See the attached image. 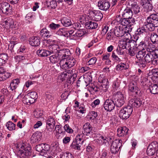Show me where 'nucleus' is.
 <instances>
[{
  "label": "nucleus",
  "instance_id": "473e14b6",
  "mask_svg": "<svg viewBox=\"0 0 158 158\" xmlns=\"http://www.w3.org/2000/svg\"><path fill=\"white\" fill-rule=\"evenodd\" d=\"M129 66L127 64L123 63H121L118 64L116 66V70L118 71H121L123 70H125L128 69Z\"/></svg>",
  "mask_w": 158,
  "mask_h": 158
},
{
  "label": "nucleus",
  "instance_id": "393cba45",
  "mask_svg": "<svg viewBox=\"0 0 158 158\" xmlns=\"http://www.w3.org/2000/svg\"><path fill=\"white\" fill-rule=\"evenodd\" d=\"M98 81L103 84L102 85V89L103 91L106 92L109 88V82L108 79L106 78H102L101 80L99 79Z\"/></svg>",
  "mask_w": 158,
  "mask_h": 158
},
{
  "label": "nucleus",
  "instance_id": "e433bc0d",
  "mask_svg": "<svg viewBox=\"0 0 158 158\" xmlns=\"http://www.w3.org/2000/svg\"><path fill=\"white\" fill-rule=\"evenodd\" d=\"M149 88L152 94H155L158 93V85L156 84L152 85L150 86Z\"/></svg>",
  "mask_w": 158,
  "mask_h": 158
},
{
  "label": "nucleus",
  "instance_id": "f8f14e48",
  "mask_svg": "<svg viewBox=\"0 0 158 158\" xmlns=\"http://www.w3.org/2000/svg\"><path fill=\"white\" fill-rule=\"evenodd\" d=\"M31 148L29 146L26 147L23 145L21 147V148L18 152L19 155L22 158H26V157L31 155Z\"/></svg>",
  "mask_w": 158,
  "mask_h": 158
},
{
  "label": "nucleus",
  "instance_id": "39448f33",
  "mask_svg": "<svg viewBox=\"0 0 158 158\" xmlns=\"http://www.w3.org/2000/svg\"><path fill=\"white\" fill-rule=\"evenodd\" d=\"M75 139L76 141L73 142L70 147L72 148L80 150V147L84 142L83 135L82 134H78Z\"/></svg>",
  "mask_w": 158,
  "mask_h": 158
},
{
  "label": "nucleus",
  "instance_id": "b1692460",
  "mask_svg": "<svg viewBox=\"0 0 158 158\" xmlns=\"http://www.w3.org/2000/svg\"><path fill=\"white\" fill-rule=\"evenodd\" d=\"M37 55L40 57H45L50 55L51 52L48 50L44 49H41L38 50L36 51Z\"/></svg>",
  "mask_w": 158,
  "mask_h": 158
},
{
  "label": "nucleus",
  "instance_id": "0e129e2a",
  "mask_svg": "<svg viewBox=\"0 0 158 158\" xmlns=\"http://www.w3.org/2000/svg\"><path fill=\"white\" fill-rule=\"evenodd\" d=\"M0 58L6 62L8 59V56L6 54L3 53L0 55Z\"/></svg>",
  "mask_w": 158,
  "mask_h": 158
},
{
  "label": "nucleus",
  "instance_id": "4c0bfd02",
  "mask_svg": "<svg viewBox=\"0 0 158 158\" xmlns=\"http://www.w3.org/2000/svg\"><path fill=\"white\" fill-rule=\"evenodd\" d=\"M114 35V34L113 31H110L106 35V39L109 41H113L115 40L116 37Z\"/></svg>",
  "mask_w": 158,
  "mask_h": 158
},
{
  "label": "nucleus",
  "instance_id": "a211bd4d",
  "mask_svg": "<svg viewBox=\"0 0 158 158\" xmlns=\"http://www.w3.org/2000/svg\"><path fill=\"white\" fill-rule=\"evenodd\" d=\"M11 73L6 72L2 67H0V81H4L11 77Z\"/></svg>",
  "mask_w": 158,
  "mask_h": 158
},
{
  "label": "nucleus",
  "instance_id": "f257e3e1",
  "mask_svg": "<svg viewBox=\"0 0 158 158\" xmlns=\"http://www.w3.org/2000/svg\"><path fill=\"white\" fill-rule=\"evenodd\" d=\"M76 64V60L74 58L69 59L67 60L65 59H63L60 62L61 70L65 71L60 73L58 78L63 81L67 79L69 77L70 75L71 76L73 73V69H71Z\"/></svg>",
  "mask_w": 158,
  "mask_h": 158
},
{
  "label": "nucleus",
  "instance_id": "f704fd0d",
  "mask_svg": "<svg viewBox=\"0 0 158 158\" xmlns=\"http://www.w3.org/2000/svg\"><path fill=\"white\" fill-rule=\"evenodd\" d=\"M61 23L62 25L65 27L70 26L72 22L70 19L67 17H63L61 20Z\"/></svg>",
  "mask_w": 158,
  "mask_h": 158
},
{
  "label": "nucleus",
  "instance_id": "20e7f679",
  "mask_svg": "<svg viewBox=\"0 0 158 158\" xmlns=\"http://www.w3.org/2000/svg\"><path fill=\"white\" fill-rule=\"evenodd\" d=\"M146 27L150 31H153L156 27H158V15L152 14L147 17L146 19ZM158 33V28L157 29Z\"/></svg>",
  "mask_w": 158,
  "mask_h": 158
},
{
  "label": "nucleus",
  "instance_id": "680f3d73",
  "mask_svg": "<svg viewBox=\"0 0 158 158\" xmlns=\"http://www.w3.org/2000/svg\"><path fill=\"white\" fill-rule=\"evenodd\" d=\"M90 114L91 116L89 118L90 119H94L98 116V114L97 112L94 111H92L90 112Z\"/></svg>",
  "mask_w": 158,
  "mask_h": 158
},
{
  "label": "nucleus",
  "instance_id": "2f4dec72",
  "mask_svg": "<svg viewBox=\"0 0 158 158\" xmlns=\"http://www.w3.org/2000/svg\"><path fill=\"white\" fill-rule=\"evenodd\" d=\"M85 26L87 29H95L97 27L98 24L97 23L94 22L90 21L86 23Z\"/></svg>",
  "mask_w": 158,
  "mask_h": 158
},
{
  "label": "nucleus",
  "instance_id": "cd10ccee",
  "mask_svg": "<svg viewBox=\"0 0 158 158\" xmlns=\"http://www.w3.org/2000/svg\"><path fill=\"white\" fill-rule=\"evenodd\" d=\"M128 130L126 127L119 128L117 129V135L119 136H124L127 134Z\"/></svg>",
  "mask_w": 158,
  "mask_h": 158
},
{
  "label": "nucleus",
  "instance_id": "aec40b11",
  "mask_svg": "<svg viewBox=\"0 0 158 158\" xmlns=\"http://www.w3.org/2000/svg\"><path fill=\"white\" fill-rule=\"evenodd\" d=\"M42 134L40 132L36 131L31 136V139L32 143L39 141L41 139Z\"/></svg>",
  "mask_w": 158,
  "mask_h": 158
},
{
  "label": "nucleus",
  "instance_id": "4be33fe9",
  "mask_svg": "<svg viewBox=\"0 0 158 158\" xmlns=\"http://www.w3.org/2000/svg\"><path fill=\"white\" fill-rule=\"evenodd\" d=\"M114 35L117 37H121L124 35L123 30V26H117L115 27L114 30Z\"/></svg>",
  "mask_w": 158,
  "mask_h": 158
},
{
  "label": "nucleus",
  "instance_id": "58836bf2",
  "mask_svg": "<svg viewBox=\"0 0 158 158\" xmlns=\"http://www.w3.org/2000/svg\"><path fill=\"white\" fill-rule=\"evenodd\" d=\"M6 128L10 131H12L15 130L16 125L11 121H8L6 124Z\"/></svg>",
  "mask_w": 158,
  "mask_h": 158
},
{
  "label": "nucleus",
  "instance_id": "774afa93",
  "mask_svg": "<svg viewBox=\"0 0 158 158\" xmlns=\"http://www.w3.org/2000/svg\"><path fill=\"white\" fill-rule=\"evenodd\" d=\"M152 77L158 78V69H153L152 71Z\"/></svg>",
  "mask_w": 158,
  "mask_h": 158
},
{
  "label": "nucleus",
  "instance_id": "c03bdc74",
  "mask_svg": "<svg viewBox=\"0 0 158 158\" xmlns=\"http://www.w3.org/2000/svg\"><path fill=\"white\" fill-rule=\"evenodd\" d=\"M56 34L59 35L66 36L68 35L67 31L64 29L60 28L56 32Z\"/></svg>",
  "mask_w": 158,
  "mask_h": 158
},
{
  "label": "nucleus",
  "instance_id": "5701e85b",
  "mask_svg": "<svg viewBox=\"0 0 158 158\" xmlns=\"http://www.w3.org/2000/svg\"><path fill=\"white\" fill-rule=\"evenodd\" d=\"M29 44L33 46H38L40 44L39 38L36 36L32 37L29 39Z\"/></svg>",
  "mask_w": 158,
  "mask_h": 158
},
{
  "label": "nucleus",
  "instance_id": "1a4fd4ad",
  "mask_svg": "<svg viewBox=\"0 0 158 158\" xmlns=\"http://www.w3.org/2000/svg\"><path fill=\"white\" fill-rule=\"evenodd\" d=\"M116 20L119 24L122 26H127L130 24L134 25L135 24V19H132V20L127 19L123 18L122 19L119 15H117L116 18Z\"/></svg>",
  "mask_w": 158,
  "mask_h": 158
},
{
  "label": "nucleus",
  "instance_id": "c756f323",
  "mask_svg": "<svg viewBox=\"0 0 158 158\" xmlns=\"http://www.w3.org/2000/svg\"><path fill=\"white\" fill-rule=\"evenodd\" d=\"M20 83L19 80L18 78L14 79L12 80L10 85V87L12 91L15 90L18 86Z\"/></svg>",
  "mask_w": 158,
  "mask_h": 158
},
{
  "label": "nucleus",
  "instance_id": "bb28decb",
  "mask_svg": "<svg viewBox=\"0 0 158 158\" xmlns=\"http://www.w3.org/2000/svg\"><path fill=\"white\" fill-rule=\"evenodd\" d=\"M142 104L141 101L139 99H131L129 101V105L136 108L139 107Z\"/></svg>",
  "mask_w": 158,
  "mask_h": 158
},
{
  "label": "nucleus",
  "instance_id": "dca6fc26",
  "mask_svg": "<svg viewBox=\"0 0 158 158\" xmlns=\"http://www.w3.org/2000/svg\"><path fill=\"white\" fill-rule=\"evenodd\" d=\"M12 8L9 4L6 2L0 3V10L3 13L7 14L11 11Z\"/></svg>",
  "mask_w": 158,
  "mask_h": 158
},
{
  "label": "nucleus",
  "instance_id": "412c9836",
  "mask_svg": "<svg viewBox=\"0 0 158 158\" xmlns=\"http://www.w3.org/2000/svg\"><path fill=\"white\" fill-rule=\"evenodd\" d=\"M132 11L130 9H126L123 13V17L125 19H130V20L131 19L132 20V19H135L132 18Z\"/></svg>",
  "mask_w": 158,
  "mask_h": 158
},
{
  "label": "nucleus",
  "instance_id": "f3484780",
  "mask_svg": "<svg viewBox=\"0 0 158 158\" xmlns=\"http://www.w3.org/2000/svg\"><path fill=\"white\" fill-rule=\"evenodd\" d=\"M92 127L90 123H85L83 126L82 133L83 137L84 135H89L92 134Z\"/></svg>",
  "mask_w": 158,
  "mask_h": 158
},
{
  "label": "nucleus",
  "instance_id": "49530a36",
  "mask_svg": "<svg viewBox=\"0 0 158 158\" xmlns=\"http://www.w3.org/2000/svg\"><path fill=\"white\" fill-rule=\"evenodd\" d=\"M47 124L49 126H52V127H54L55 124L54 118L51 116H49L47 120Z\"/></svg>",
  "mask_w": 158,
  "mask_h": 158
},
{
  "label": "nucleus",
  "instance_id": "423d86ee",
  "mask_svg": "<svg viewBox=\"0 0 158 158\" xmlns=\"http://www.w3.org/2000/svg\"><path fill=\"white\" fill-rule=\"evenodd\" d=\"M132 111V107L128 105L120 110L119 116L123 119H126L129 118Z\"/></svg>",
  "mask_w": 158,
  "mask_h": 158
},
{
  "label": "nucleus",
  "instance_id": "69168bd1",
  "mask_svg": "<svg viewBox=\"0 0 158 158\" xmlns=\"http://www.w3.org/2000/svg\"><path fill=\"white\" fill-rule=\"evenodd\" d=\"M26 56L25 55H20L16 56L15 57L17 61H19L25 60L26 58Z\"/></svg>",
  "mask_w": 158,
  "mask_h": 158
},
{
  "label": "nucleus",
  "instance_id": "864d4df0",
  "mask_svg": "<svg viewBox=\"0 0 158 158\" xmlns=\"http://www.w3.org/2000/svg\"><path fill=\"white\" fill-rule=\"evenodd\" d=\"M43 144L42 143L36 145L35 148L36 150L38 152H40L42 154V155H43Z\"/></svg>",
  "mask_w": 158,
  "mask_h": 158
},
{
  "label": "nucleus",
  "instance_id": "2eb2a0df",
  "mask_svg": "<svg viewBox=\"0 0 158 158\" xmlns=\"http://www.w3.org/2000/svg\"><path fill=\"white\" fill-rule=\"evenodd\" d=\"M99 9L101 10L106 11L110 8V4L107 0H100L98 3Z\"/></svg>",
  "mask_w": 158,
  "mask_h": 158
},
{
  "label": "nucleus",
  "instance_id": "a878e982",
  "mask_svg": "<svg viewBox=\"0 0 158 158\" xmlns=\"http://www.w3.org/2000/svg\"><path fill=\"white\" fill-rule=\"evenodd\" d=\"M140 4L143 8L149 10L152 9V4L150 1L148 0H141Z\"/></svg>",
  "mask_w": 158,
  "mask_h": 158
},
{
  "label": "nucleus",
  "instance_id": "c9c22d12",
  "mask_svg": "<svg viewBox=\"0 0 158 158\" xmlns=\"http://www.w3.org/2000/svg\"><path fill=\"white\" fill-rule=\"evenodd\" d=\"M34 100L31 99L27 94L23 98V102L24 104L28 105H30L31 104L33 103Z\"/></svg>",
  "mask_w": 158,
  "mask_h": 158
},
{
  "label": "nucleus",
  "instance_id": "4d7b16f0",
  "mask_svg": "<svg viewBox=\"0 0 158 158\" xmlns=\"http://www.w3.org/2000/svg\"><path fill=\"white\" fill-rule=\"evenodd\" d=\"M128 54L131 56H134L137 52V48H129Z\"/></svg>",
  "mask_w": 158,
  "mask_h": 158
},
{
  "label": "nucleus",
  "instance_id": "09e8293b",
  "mask_svg": "<svg viewBox=\"0 0 158 158\" xmlns=\"http://www.w3.org/2000/svg\"><path fill=\"white\" fill-rule=\"evenodd\" d=\"M138 39H136V41L133 40H130L128 39L129 48H137V41Z\"/></svg>",
  "mask_w": 158,
  "mask_h": 158
},
{
  "label": "nucleus",
  "instance_id": "72a5a7b5",
  "mask_svg": "<svg viewBox=\"0 0 158 158\" xmlns=\"http://www.w3.org/2000/svg\"><path fill=\"white\" fill-rule=\"evenodd\" d=\"M133 25L130 24L128 26H126L123 27V30L124 34V35L126 34L127 35H128V34L129 35H130V33L133 27L132 26Z\"/></svg>",
  "mask_w": 158,
  "mask_h": 158
},
{
  "label": "nucleus",
  "instance_id": "79ce46f5",
  "mask_svg": "<svg viewBox=\"0 0 158 158\" xmlns=\"http://www.w3.org/2000/svg\"><path fill=\"white\" fill-rule=\"evenodd\" d=\"M128 39H127L125 40L121 41L120 43V46L123 49L129 48Z\"/></svg>",
  "mask_w": 158,
  "mask_h": 158
},
{
  "label": "nucleus",
  "instance_id": "5fc2aeb1",
  "mask_svg": "<svg viewBox=\"0 0 158 158\" xmlns=\"http://www.w3.org/2000/svg\"><path fill=\"white\" fill-rule=\"evenodd\" d=\"M61 158H74L73 154L69 152H66L64 153Z\"/></svg>",
  "mask_w": 158,
  "mask_h": 158
},
{
  "label": "nucleus",
  "instance_id": "a19ab883",
  "mask_svg": "<svg viewBox=\"0 0 158 158\" xmlns=\"http://www.w3.org/2000/svg\"><path fill=\"white\" fill-rule=\"evenodd\" d=\"M150 39L153 44H155L158 41V35L156 33L153 32L150 34Z\"/></svg>",
  "mask_w": 158,
  "mask_h": 158
},
{
  "label": "nucleus",
  "instance_id": "9b49d317",
  "mask_svg": "<svg viewBox=\"0 0 158 158\" xmlns=\"http://www.w3.org/2000/svg\"><path fill=\"white\" fill-rule=\"evenodd\" d=\"M127 5L135 14H136L140 11V8L137 2L134 0H129L127 2Z\"/></svg>",
  "mask_w": 158,
  "mask_h": 158
},
{
  "label": "nucleus",
  "instance_id": "e2e57ef3",
  "mask_svg": "<svg viewBox=\"0 0 158 158\" xmlns=\"http://www.w3.org/2000/svg\"><path fill=\"white\" fill-rule=\"evenodd\" d=\"M64 135V132H59L57 133L56 135V137L58 139H62Z\"/></svg>",
  "mask_w": 158,
  "mask_h": 158
},
{
  "label": "nucleus",
  "instance_id": "6ab92c4d",
  "mask_svg": "<svg viewBox=\"0 0 158 158\" xmlns=\"http://www.w3.org/2000/svg\"><path fill=\"white\" fill-rule=\"evenodd\" d=\"M48 49L50 50L49 51H50L51 52V54L53 53H56L57 52L58 53L62 50L60 49L59 46L56 44H51L48 46ZM62 49V50H63Z\"/></svg>",
  "mask_w": 158,
  "mask_h": 158
},
{
  "label": "nucleus",
  "instance_id": "7c9ffc66",
  "mask_svg": "<svg viewBox=\"0 0 158 158\" xmlns=\"http://www.w3.org/2000/svg\"><path fill=\"white\" fill-rule=\"evenodd\" d=\"M93 14V17L95 21H99L103 17V15L99 10L95 11Z\"/></svg>",
  "mask_w": 158,
  "mask_h": 158
},
{
  "label": "nucleus",
  "instance_id": "052dcab7",
  "mask_svg": "<svg viewBox=\"0 0 158 158\" xmlns=\"http://www.w3.org/2000/svg\"><path fill=\"white\" fill-rule=\"evenodd\" d=\"M33 15L32 13H30L27 14L25 17V19L29 23L32 21Z\"/></svg>",
  "mask_w": 158,
  "mask_h": 158
},
{
  "label": "nucleus",
  "instance_id": "de8ad7c7",
  "mask_svg": "<svg viewBox=\"0 0 158 158\" xmlns=\"http://www.w3.org/2000/svg\"><path fill=\"white\" fill-rule=\"evenodd\" d=\"M112 59L115 62H119L121 61V59L116 55L114 51L112 52L111 53Z\"/></svg>",
  "mask_w": 158,
  "mask_h": 158
},
{
  "label": "nucleus",
  "instance_id": "9d476101",
  "mask_svg": "<svg viewBox=\"0 0 158 158\" xmlns=\"http://www.w3.org/2000/svg\"><path fill=\"white\" fill-rule=\"evenodd\" d=\"M129 92L133 95L136 97L140 93V90L136 82L133 81L129 83L128 88Z\"/></svg>",
  "mask_w": 158,
  "mask_h": 158
},
{
  "label": "nucleus",
  "instance_id": "6e6552de",
  "mask_svg": "<svg viewBox=\"0 0 158 158\" xmlns=\"http://www.w3.org/2000/svg\"><path fill=\"white\" fill-rule=\"evenodd\" d=\"M122 140L115 139L113 141L110 146V152L112 153L115 154L117 153L122 145Z\"/></svg>",
  "mask_w": 158,
  "mask_h": 158
},
{
  "label": "nucleus",
  "instance_id": "603ef678",
  "mask_svg": "<svg viewBox=\"0 0 158 158\" xmlns=\"http://www.w3.org/2000/svg\"><path fill=\"white\" fill-rule=\"evenodd\" d=\"M42 144H43L44 145L43 147V155H44L45 154V153H47V152L50 150V146L49 145L45 143H42Z\"/></svg>",
  "mask_w": 158,
  "mask_h": 158
},
{
  "label": "nucleus",
  "instance_id": "13d9d810",
  "mask_svg": "<svg viewBox=\"0 0 158 158\" xmlns=\"http://www.w3.org/2000/svg\"><path fill=\"white\" fill-rule=\"evenodd\" d=\"M146 29L144 27H142L137 29L136 31V34L140 35L146 31Z\"/></svg>",
  "mask_w": 158,
  "mask_h": 158
},
{
  "label": "nucleus",
  "instance_id": "ea45409f",
  "mask_svg": "<svg viewBox=\"0 0 158 158\" xmlns=\"http://www.w3.org/2000/svg\"><path fill=\"white\" fill-rule=\"evenodd\" d=\"M85 34V32L82 30H78L75 32V35L73 36H74L73 39H78L80 37L83 36Z\"/></svg>",
  "mask_w": 158,
  "mask_h": 158
},
{
  "label": "nucleus",
  "instance_id": "4468645a",
  "mask_svg": "<svg viewBox=\"0 0 158 158\" xmlns=\"http://www.w3.org/2000/svg\"><path fill=\"white\" fill-rule=\"evenodd\" d=\"M115 103L113 100L110 99H107L104 103V107L105 110L107 111H110L115 107Z\"/></svg>",
  "mask_w": 158,
  "mask_h": 158
},
{
  "label": "nucleus",
  "instance_id": "a18cd8bd",
  "mask_svg": "<svg viewBox=\"0 0 158 158\" xmlns=\"http://www.w3.org/2000/svg\"><path fill=\"white\" fill-rule=\"evenodd\" d=\"M47 4L48 6L52 8H55L57 6L56 1L53 0H48Z\"/></svg>",
  "mask_w": 158,
  "mask_h": 158
},
{
  "label": "nucleus",
  "instance_id": "7ed1b4c3",
  "mask_svg": "<svg viewBox=\"0 0 158 158\" xmlns=\"http://www.w3.org/2000/svg\"><path fill=\"white\" fill-rule=\"evenodd\" d=\"M70 54L69 51L68 49H64L59 51L57 55L54 54L50 56L49 60L50 62L53 64L57 63L63 59H65L68 60Z\"/></svg>",
  "mask_w": 158,
  "mask_h": 158
},
{
  "label": "nucleus",
  "instance_id": "bf43d9fd",
  "mask_svg": "<svg viewBox=\"0 0 158 158\" xmlns=\"http://www.w3.org/2000/svg\"><path fill=\"white\" fill-rule=\"evenodd\" d=\"M64 130L68 133H71L73 132V129L71 128L68 124L65 125L64 127Z\"/></svg>",
  "mask_w": 158,
  "mask_h": 158
},
{
  "label": "nucleus",
  "instance_id": "6e6d98bb",
  "mask_svg": "<svg viewBox=\"0 0 158 158\" xmlns=\"http://www.w3.org/2000/svg\"><path fill=\"white\" fill-rule=\"evenodd\" d=\"M96 61V57H94L90 59L87 62L86 64L88 65H93L95 63Z\"/></svg>",
  "mask_w": 158,
  "mask_h": 158
},
{
  "label": "nucleus",
  "instance_id": "0eeeda50",
  "mask_svg": "<svg viewBox=\"0 0 158 158\" xmlns=\"http://www.w3.org/2000/svg\"><path fill=\"white\" fill-rule=\"evenodd\" d=\"M115 105L118 107H121L124 103L125 97L123 94L117 92L115 95Z\"/></svg>",
  "mask_w": 158,
  "mask_h": 158
},
{
  "label": "nucleus",
  "instance_id": "37998d69",
  "mask_svg": "<svg viewBox=\"0 0 158 158\" xmlns=\"http://www.w3.org/2000/svg\"><path fill=\"white\" fill-rule=\"evenodd\" d=\"M27 94L29 96L31 99L34 100V103L35 102V100L38 98L37 94L35 92H31L28 93Z\"/></svg>",
  "mask_w": 158,
  "mask_h": 158
},
{
  "label": "nucleus",
  "instance_id": "8fccbe9b",
  "mask_svg": "<svg viewBox=\"0 0 158 158\" xmlns=\"http://www.w3.org/2000/svg\"><path fill=\"white\" fill-rule=\"evenodd\" d=\"M156 49L155 46L152 43H150L148 44L146 50L148 53H152Z\"/></svg>",
  "mask_w": 158,
  "mask_h": 158
},
{
  "label": "nucleus",
  "instance_id": "338daca9",
  "mask_svg": "<svg viewBox=\"0 0 158 158\" xmlns=\"http://www.w3.org/2000/svg\"><path fill=\"white\" fill-rule=\"evenodd\" d=\"M43 115V113L41 111H36L34 112V115L35 117L37 118H41Z\"/></svg>",
  "mask_w": 158,
  "mask_h": 158
},
{
  "label": "nucleus",
  "instance_id": "c85d7f7f",
  "mask_svg": "<svg viewBox=\"0 0 158 158\" xmlns=\"http://www.w3.org/2000/svg\"><path fill=\"white\" fill-rule=\"evenodd\" d=\"M40 33V36L44 38H48L52 35L51 32L48 31L45 28L42 29L41 30Z\"/></svg>",
  "mask_w": 158,
  "mask_h": 158
},
{
  "label": "nucleus",
  "instance_id": "3c124183",
  "mask_svg": "<svg viewBox=\"0 0 158 158\" xmlns=\"http://www.w3.org/2000/svg\"><path fill=\"white\" fill-rule=\"evenodd\" d=\"M60 27V26L59 24H56L54 23H50L48 26V28L51 30H55Z\"/></svg>",
  "mask_w": 158,
  "mask_h": 158
},
{
  "label": "nucleus",
  "instance_id": "ddd939ff",
  "mask_svg": "<svg viewBox=\"0 0 158 158\" xmlns=\"http://www.w3.org/2000/svg\"><path fill=\"white\" fill-rule=\"evenodd\" d=\"M158 148V144L156 141L152 142L148 146L147 150V153L149 156L154 155Z\"/></svg>",
  "mask_w": 158,
  "mask_h": 158
},
{
  "label": "nucleus",
  "instance_id": "f03ea898",
  "mask_svg": "<svg viewBox=\"0 0 158 158\" xmlns=\"http://www.w3.org/2000/svg\"><path fill=\"white\" fill-rule=\"evenodd\" d=\"M136 58L135 63L141 68H145L149 63L153 65L157 64L158 63L157 60L155 59L152 53H148L146 55V52L144 50L139 51L138 52Z\"/></svg>",
  "mask_w": 158,
  "mask_h": 158
}]
</instances>
